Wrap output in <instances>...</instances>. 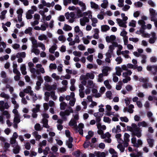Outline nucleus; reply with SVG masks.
<instances>
[{"label": "nucleus", "mask_w": 157, "mask_h": 157, "mask_svg": "<svg viewBox=\"0 0 157 157\" xmlns=\"http://www.w3.org/2000/svg\"><path fill=\"white\" fill-rule=\"evenodd\" d=\"M75 130L76 132H78L79 134L81 135H82L83 136V130L82 129H81L79 128L78 130V128H75Z\"/></svg>", "instance_id": "obj_51"}, {"label": "nucleus", "mask_w": 157, "mask_h": 157, "mask_svg": "<svg viewBox=\"0 0 157 157\" xmlns=\"http://www.w3.org/2000/svg\"><path fill=\"white\" fill-rule=\"evenodd\" d=\"M109 49L108 51V52H110L112 53L113 52V50L114 49V48L113 47V45H110L109 47Z\"/></svg>", "instance_id": "obj_57"}, {"label": "nucleus", "mask_w": 157, "mask_h": 157, "mask_svg": "<svg viewBox=\"0 0 157 157\" xmlns=\"http://www.w3.org/2000/svg\"><path fill=\"white\" fill-rule=\"evenodd\" d=\"M0 95L1 97L7 99H8L9 98V96L3 92H2L0 94Z\"/></svg>", "instance_id": "obj_33"}, {"label": "nucleus", "mask_w": 157, "mask_h": 157, "mask_svg": "<svg viewBox=\"0 0 157 157\" xmlns=\"http://www.w3.org/2000/svg\"><path fill=\"white\" fill-rule=\"evenodd\" d=\"M104 84L107 89L109 90L111 89L112 86L109 84V82L108 80L104 81Z\"/></svg>", "instance_id": "obj_17"}, {"label": "nucleus", "mask_w": 157, "mask_h": 157, "mask_svg": "<svg viewBox=\"0 0 157 157\" xmlns=\"http://www.w3.org/2000/svg\"><path fill=\"white\" fill-rule=\"evenodd\" d=\"M109 151L111 155V157H118L117 152L114 149L110 148L109 150Z\"/></svg>", "instance_id": "obj_6"}, {"label": "nucleus", "mask_w": 157, "mask_h": 157, "mask_svg": "<svg viewBox=\"0 0 157 157\" xmlns=\"http://www.w3.org/2000/svg\"><path fill=\"white\" fill-rule=\"evenodd\" d=\"M47 39V36L44 34L38 36V39L40 40H46Z\"/></svg>", "instance_id": "obj_26"}, {"label": "nucleus", "mask_w": 157, "mask_h": 157, "mask_svg": "<svg viewBox=\"0 0 157 157\" xmlns=\"http://www.w3.org/2000/svg\"><path fill=\"white\" fill-rule=\"evenodd\" d=\"M147 70L151 71V73L155 76L157 73V65H153L150 66H147Z\"/></svg>", "instance_id": "obj_2"}, {"label": "nucleus", "mask_w": 157, "mask_h": 157, "mask_svg": "<svg viewBox=\"0 0 157 157\" xmlns=\"http://www.w3.org/2000/svg\"><path fill=\"white\" fill-rule=\"evenodd\" d=\"M63 30L66 31H70L72 29L71 27L66 24H65L63 28Z\"/></svg>", "instance_id": "obj_22"}, {"label": "nucleus", "mask_w": 157, "mask_h": 157, "mask_svg": "<svg viewBox=\"0 0 157 157\" xmlns=\"http://www.w3.org/2000/svg\"><path fill=\"white\" fill-rule=\"evenodd\" d=\"M117 148L119 149L120 151L122 152L124 151V148L123 147V146L121 144H119L117 146Z\"/></svg>", "instance_id": "obj_28"}, {"label": "nucleus", "mask_w": 157, "mask_h": 157, "mask_svg": "<svg viewBox=\"0 0 157 157\" xmlns=\"http://www.w3.org/2000/svg\"><path fill=\"white\" fill-rule=\"evenodd\" d=\"M131 80V78L130 77H127L125 78L123 80V82L124 83H126L128 82V81Z\"/></svg>", "instance_id": "obj_56"}, {"label": "nucleus", "mask_w": 157, "mask_h": 157, "mask_svg": "<svg viewBox=\"0 0 157 157\" xmlns=\"http://www.w3.org/2000/svg\"><path fill=\"white\" fill-rule=\"evenodd\" d=\"M86 76L89 77L91 79H93L94 77V75L92 73L90 74L89 73H87L86 74Z\"/></svg>", "instance_id": "obj_38"}, {"label": "nucleus", "mask_w": 157, "mask_h": 157, "mask_svg": "<svg viewBox=\"0 0 157 157\" xmlns=\"http://www.w3.org/2000/svg\"><path fill=\"white\" fill-rule=\"evenodd\" d=\"M148 78H144L143 77L141 78L140 79V81L141 82H143L144 83L148 82Z\"/></svg>", "instance_id": "obj_60"}, {"label": "nucleus", "mask_w": 157, "mask_h": 157, "mask_svg": "<svg viewBox=\"0 0 157 157\" xmlns=\"http://www.w3.org/2000/svg\"><path fill=\"white\" fill-rule=\"evenodd\" d=\"M73 54L75 56L80 57L81 55V53L80 52H77L76 51L73 52Z\"/></svg>", "instance_id": "obj_40"}, {"label": "nucleus", "mask_w": 157, "mask_h": 157, "mask_svg": "<svg viewBox=\"0 0 157 157\" xmlns=\"http://www.w3.org/2000/svg\"><path fill=\"white\" fill-rule=\"evenodd\" d=\"M111 135L109 132H106L101 136V137H111Z\"/></svg>", "instance_id": "obj_30"}, {"label": "nucleus", "mask_w": 157, "mask_h": 157, "mask_svg": "<svg viewBox=\"0 0 157 157\" xmlns=\"http://www.w3.org/2000/svg\"><path fill=\"white\" fill-rule=\"evenodd\" d=\"M50 68L53 69H55L57 67V66L56 64L51 63L49 66Z\"/></svg>", "instance_id": "obj_49"}, {"label": "nucleus", "mask_w": 157, "mask_h": 157, "mask_svg": "<svg viewBox=\"0 0 157 157\" xmlns=\"http://www.w3.org/2000/svg\"><path fill=\"white\" fill-rule=\"evenodd\" d=\"M2 114L4 115H6V117L7 119H9L10 118V114H9L7 110H4Z\"/></svg>", "instance_id": "obj_35"}, {"label": "nucleus", "mask_w": 157, "mask_h": 157, "mask_svg": "<svg viewBox=\"0 0 157 157\" xmlns=\"http://www.w3.org/2000/svg\"><path fill=\"white\" fill-rule=\"evenodd\" d=\"M10 143L13 145V147H14L18 145L17 143L16 142L15 138H11L10 140Z\"/></svg>", "instance_id": "obj_25"}, {"label": "nucleus", "mask_w": 157, "mask_h": 157, "mask_svg": "<svg viewBox=\"0 0 157 157\" xmlns=\"http://www.w3.org/2000/svg\"><path fill=\"white\" fill-rule=\"evenodd\" d=\"M147 142L150 147H152L154 143L153 140L151 138H149L147 140Z\"/></svg>", "instance_id": "obj_23"}, {"label": "nucleus", "mask_w": 157, "mask_h": 157, "mask_svg": "<svg viewBox=\"0 0 157 157\" xmlns=\"http://www.w3.org/2000/svg\"><path fill=\"white\" fill-rule=\"evenodd\" d=\"M101 31L102 32H106L110 29L109 27L107 25H103L101 26Z\"/></svg>", "instance_id": "obj_9"}, {"label": "nucleus", "mask_w": 157, "mask_h": 157, "mask_svg": "<svg viewBox=\"0 0 157 157\" xmlns=\"http://www.w3.org/2000/svg\"><path fill=\"white\" fill-rule=\"evenodd\" d=\"M103 121L105 122H107L108 123H110L111 120L110 119V118L109 117H104L103 119Z\"/></svg>", "instance_id": "obj_39"}, {"label": "nucleus", "mask_w": 157, "mask_h": 157, "mask_svg": "<svg viewBox=\"0 0 157 157\" xmlns=\"http://www.w3.org/2000/svg\"><path fill=\"white\" fill-rule=\"evenodd\" d=\"M14 147V148L13 150V151L14 153L15 154H17L19 152L20 150V147L19 146L17 145L13 147Z\"/></svg>", "instance_id": "obj_16"}, {"label": "nucleus", "mask_w": 157, "mask_h": 157, "mask_svg": "<svg viewBox=\"0 0 157 157\" xmlns=\"http://www.w3.org/2000/svg\"><path fill=\"white\" fill-rule=\"evenodd\" d=\"M142 86L144 88H147L148 87L150 88L152 87V85L150 83L145 82L142 85Z\"/></svg>", "instance_id": "obj_19"}, {"label": "nucleus", "mask_w": 157, "mask_h": 157, "mask_svg": "<svg viewBox=\"0 0 157 157\" xmlns=\"http://www.w3.org/2000/svg\"><path fill=\"white\" fill-rule=\"evenodd\" d=\"M106 97L109 99H111L112 93L111 91H108L106 93Z\"/></svg>", "instance_id": "obj_37"}, {"label": "nucleus", "mask_w": 157, "mask_h": 157, "mask_svg": "<svg viewBox=\"0 0 157 157\" xmlns=\"http://www.w3.org/2000/svg\"><path fill=\"white\" fill-rule=\"evenodd\" d=\"M125 103L126 104L127 106L128 105L130 104V102L131 101V98H127L126 99H124Z\"/></svg>", "instance_id": "obj_34"}, {"label": "nucleus", "mask_w": 157, "mask_h": 157, "mask_svg": "<svg viewBox=\"0 0 157 157\" xmlns=\"http://www.w3.org/2000/svg\"><path fill=\"white\" fill-rule=\"evenodd\" d=\"M20 69L21 71V73L23 75H25L27 74V72L26 71V67L25 64L22 65Z\"/></svg>", "instance_id": "obj_10"}, {"label": "nucleus", "mask_w": 157, "mask_h": 157, "mask_svg": "<svg viewBox=\"0 0 157 157\" xmlns=\"http://www.w3.org/2000/svg\"><path fill=\"white\" fill-rule=\"evenodd\" d=\"M136 21L133 20H132L131 22H129V26L134 27H136Z\"/></svg>", "instance_id": "obj_45"}, {"label": "nucleus", "mask_w": 157, "mask_h": 157, "mask_svg": "<svg viewBox=\"0 0 157 157\" xmlns=\"http://www.w3.org/2000/svg\"><path fill=\"white\" fill-rule=\"evenodd\" d=\"M76 11H77V15L78 17H80V16H81L82 12L81 10L79 9V7H77Z\"/></svg>", "instance_id": "obj_32"}, {"label": "nucleus", "mask_w": 157, "mask_h": 157, "mask_svg": "<svg viewBox=\"0 0 157 157\" xmlns=\"http://www.w3.org/2000/svg\"><path fill=\"white\" fill-rule=\"evenodd\" d=\"M75 101V99L74 98L72 100H70L69 101V104L71 106H74Z\"/></svg>", "instance_id": "obj_50"}, {"label": "nucleus", "mask_w": 157, "mask_h": 157, "mask_svg": "<svg viewBox=\"0 0 157 157\" xmlns=\"http://www.w3.org/2000/svg\"><path fill=\"white\" fill-rule=\"evenodd\" d=\"M150 13L151 14V16H155L156 15L155 11L152 8H150L149 9Z\"/></svg>", "instance_id": "obj_36"}, {"label": "nucleus", "mask_w": 157, "mask_h": 157, "mask_svg": "<svg viewBox=\"0 0 157 157\" xmlns=\"http://www.w3.org/2000/svg\"><path fill=\"white\" fill-rule=\"evenodd\" d=\"M87 139L86 141V142H85V143L84 144V147L85 148H87L89 145L90 144V142L89 141V140L90 139V138H87Z\"/></svg>", "instance_id": "obj_29"}, {"label": "nucleus", "mask_w": 157, "mask_h": 157, "mask_svg": "<svg viewBox=\"0 0 157 157\" xmlns=\"http://www.w3.org/2000/svg\"><path fill=\"white\" fill-rule=\"evenodd\" d=\"M131 141L133 146L136 147H138L142 144V141L140 140L136 139V138H132Z\"/></svg>", "instance_id": "obj_3"}, {"label": "nucleus", "mask_w": 157, "mask_h": 157, "mask_svg": "<svg viewBox=\"0 0 157 157\" xmlns=\"http://www.w3.org/2000/svg\"><path fill=\"white\" fill-rule=\"evenodd\" d=\"M131 127L133 129V136H137L138 137H140L141 136V130L139 127H138L136 124L135 123H132Z\"/></svg>", "instance_id": "obj_1"}, {"label": "nucleus", "mask_w": 157, "mask_h": 157, "mask_svg": "<svg viewBox=\"0 0 157 157\" xmlns=\"http://www.w3.org/2000/svg\"><path fill=\"white\" fill-rule=\"evenodd\" d=\"M58 40L60 41H63V42L66 40V38L63 35L59 36L58 37Z\"/></svg>", "instance_id": "obj_44"}, {"label": "nucleus", "mask_w": 157, "mask_h": 157, "mask_svg": "<svg viewBox=\"0 0 157 157\" xmlns=\"http://www.w3.org/2000/svg\"><path fill=\"white\" fill-rule=\"evenodd\" d=\"M67 104L65 102H63L60 104V108L61 110H64L66 109Z\"/></svg>", "instance_id": "obj_21"}, {"label": "nucleus", "mask_w": 157, "mask_h": 157, "mask_svg": "<svg viewBox=\"0 0 157 157\" xmlns=\"http://www.w3.org/2000/svg\"><path fill=\"white\" fill-rule=\"evenodd\" d=\"M111 70V67L108 66H106L102 70V71L104 76H107L108 75V71H110Z\"/></svg>", "instance_id": "obj_7"}, {"label": "nucleus", "mask_w": 157, "mask_h": 157, "mask_svg": "<svg viewBox=\"0 0 157 157\" xmlns=\"http://www.w3.org/2000/svg\"><path fill=\"white\" fill-rule=\"evenodd\" d=\"M116 20L117 22V23L119 25L120 27L125 28H126L127 25H126L127 23L126 22H124L120 18L117 19Z\"/></svg>", "instance_id": "obj_5"}, {"label": "nucleus", "mask_w": 157, "mask_h": 157, "mask_svg": "<svg viewBox=\"0 0 157 157\" xmlns=\"http://www.w3.org/2000/svg\"><path fill=\"white\" fill-rule=\"evenodd\" d=\"M14 122L17 123H18L20 122V119L19 117V115L17 114L13 119Z\"/></svg>", "instance_id": "obj_18"}, {"label": "nucleus", "mask_w": 157, "mask_h": 157, "mask_svg": "<svg viewBox=\"0 0 157 157\" xmlns=\"http://www.w3.org/2000/svg\"><path fill=\"white\" fill-rule=\"evenodd\" d=\"M75 41L76 43H79L80 40H79V37L78 35H76L75 36Z\"/></svg>", "instance_id": "obj_54"}, {"label": "nucleus", "mask_w": 157, "mask_h": 157, "mask_svg": "<svg viewBox=\"0 0 157 157\" xmlns=\"http://www.w3.org/2000/svg\"><path fill=\"white\" fill-rule=\"evenodd\" d=\"M39 13L42 16L43 20L44 21L46 17V15L44 14V11L40 10L39 11Z\"/></svg>", "instance_id": "obj_46"}, {"label": "nucleus", "mask_w": 157, "mask_h": 157, "mask_svg": "<svg viewBox=\"0 0 157 157\" xmlns=\"http://www.w3.org/2000/svg\"><path fill=\"white\" fill-rule=\"evenodd\" d=\"M60 115L62 117V119L64 121L67 120V118L64 114L63 111H61L59 113Z\"/></svg>", "instance_id": "obj_27"}, {"label": "nucleus", "mask_w": 157, "mask_h": 157, "mask_svg": "<svg viewBox=\"0 0 157 157\" xmlns=\"http://www.w3.org/2000/svg\"><path fill=\"white\" fill-rule=\"evenodd\" d=\"M31 87L29 86H28L27 88H25L24 90V92L26 93H29L30 90H31Z\"/></svg>", "instance_id": "obj_47"}, {"label": "nucleus", "mask_w": 157, "mask_h": 157, "mask_svg": "<svg viewBox=\"0 0 157 157\" xmlns=\"http://www.w3.org/2000/svg\"><path fill=\"white\" fill-rule=\"evenodd\" d=\"M78 47L79 50L81 51L84 50L85 49V47L82 44L79 45L78 46Z\"/></svg>", "instance_id": "obj_61"}, {"label": "nucleus", "mask_w": 157, "mask_h": 157, "mask_svg": "<svg viewBox=\"0 0 157 157\" xmlns=\"http://www.w3.org/2000/svg\"><path fill=\"white\" fill-rule=\"evenodd\" d=\"M32 28L31 27H29L28 29H26L25 31V34L29 33L32 31Z\"/></svg>", "instance_id": "obj_64"}, {"label": "nucleus", "mask_w": 157, "mask_h": 157, "mask_svg": "<svg viewBox=\"0 0 157 157\" xmlns=\"http://www.w3.org/2000/svg\"><path fill=\"white\" fill-rule=\"evenodd\" d=\"M120 119L122 121H124L125 122H127L128 121V119L126 117H121Z\"/></svg>", "instance_id": "obj_42"}, {"label": "nucleus", "mask_w": 157, "mask_h": 157, "mask_svg": "<svg viewBox=\"0 0 157 157\" xmlns=\"http://www.w3.org/2000/svg\"><path fill=\"white\" fill-rule=\"evenodd\" d=\"M147 124L144 121L139 122L138 124V126L139 127L142 126L143 127H146L147 126Z\"/></svg>", "instance_id": "obj_24"}, {"label": "nucleus", "mask_w": 157, "mask_h": 157, "mask_svg": "<svg viewBox=\"0 0 157 157\" xmlns=\"http://www.w3.org/2000/svg\"><path fill=\"white\" fill-rule=\"evenodd\" d=\"M141 153H138L137 155H136L133 153L130 154V156L131 157H139V156H141Z\"/></svg>", "instance_id": "obj_55"}, {"label": "nucleus", "mask_w": 157, "mask_h": 157, "mask_svg": "<svg viewBox=\"0 0 157 157\" xmlns=\"http://www.w3.org/2000/svg\"><path fill=\"white\" fill-rule=\"evenodd\" d=\"M80 25L82 26H84L86 25L85 21H84V19L81 18L80 20Z\"/></svg>", "instance_id": "obj_59"}, {"label": "nucleus", "mask_w": 157, "mask_h": 157, "mask_svg": "<svg viewBox=\"0 0 157 157\" xmlns=\"http://www.w3.org/2000/svg\"><path fill=\"white\" fill-rule=\"evenodd\" d=\"M130 8V6L128 5H125L124 7L122 8V10L124 11H127Z\"/></svg>", "instance_id": "obj_58"}, {"label": "nucleus", "mask_w": 157, "mask_h": 157, "mask_svg": "<svg viewBox=\"0 0 157 157\" xmlns=\"http://www.w3.org/2000/svg\"><path fill=\"white\" fill-rule=\"evenodd\" d=\"M117 62V64H120L122 62V59L121 58V57L119 56L117 58L115 59Z\"/></svg>", "instance_id": "obj_43"}, {"label": "nucleus", "mask_w": 157, "mask_h": 157, "mask_svg": "<svg viewBox=\"0 0 157 157\" xmlns=\"http://www.w3.org/2000/svg\"><path fill=\"white\" fill-rule=\"evenodd\" d=\"M38 133L37 131H34L33 133V136L36 138H40L41 137L40 135L38 134Z\"/></svg>", "instance_id": "obj_48"}, {"label": "nucleus", "mask_w": 157, "mask_h": 157, "mask_svg": "<svg viewBox=\"0 0 157 157\" xmlns=\"http://www.w3.org/2000/svg\"><path fill=\"white\" fill-rule=\"evenodd\" d=\"M32 42L33 44V47L36 48H37L38 45L37 44V40L33 37L32 39Z\"/></svg>", "instance_id": "obj_20"}, {"label": "nucleus", "mask_w": 157, "mask_h": 157, "mask_svg": "<svg viewBox=\"0 0 157 157\" xmlns=\"http://www.w3.org/2000/svg\"><path fill=\"white\" fill-rule=\"evenodd\" d=\"M119 68V70H117L116 72V74L118 76H120L121 75V69L120 67H116V69L117 68Z\"/></svg>", "instance_id": "obj_31"}, {"label": "nucleus", "mask_w": 157, "mask_h": 157, "mask_svg": "<svg viewBox=\"0 0 157 157\" xmlns=\"http://www.w3.org/2000/svg\"><path fill=\"white\" fill-rule=\"evenodd\" d=\"M94 135V132L91 131H90L88 132V135H87L85 137H92Z\"/></svg>", "instance_id": "obj_41"}, {"label": "nucleus", "mask_w": 157, "mask_h": 157, "mask_svg": "<svg viewBox=\"0 0 157 157\" xmlns=\"http://www.w3.org/2000/svg\"><path fill=\"white\" fill-rule=\"evenodd\" d=\"M69 125L72 127L74 130L77 128V122L74 120H71L69 122Z\"/></svg>", "instance_id": "obj_8"}, {"label": "nucleus", "mask_w": 157, "mask_h": 157, "mask_svg": "<svg viewBox=\"0 0 157 157\" xmlns=\"http://www.w3.org/2000/svg\"><path fill=\"white\" fill-rule=\"evenodd\" d=\"M90 6L92 8L94 9H98L99 8L98 5L95 3V2H90Z\"/></svg>", "instance_id": "obj_14"}, {"label": "nucleus", "mask_w": 157, "mask_h": 157, "mask_svg": "<svg viewBox=\"0 0 157 157\" xmlns=\"http://www.w3.org/2000/svg\"><path fill=\"white\" fill-rule=\"evenodd\" d=\"M97 157H105L106 155L104 152H98L96 153Z\"/></svg>", "instance_id": "obj_15"}, {"label": "nucleus", "mask_w": 157, "mask_h": 157, "mask_svg": "<svg viewBox=\"0 0 157 157\" xmlns=\"http://www.w3.org/2000/svg\"><path fill=\"white\" fill-rule=\"evenodd\" d=\"M125 88L126 90L128 91L132 90L133 89L132 87L130 85H127L126 86Z\"/></svg>", "instance_id": "obj_63"}, {"label": "nucleus", "mask_w": 157, "mask_h": 157, "mask_svg": "<svg viewBox=\"0 0 157 157\" xmlns=\"http://www.w3.org/2000/svg\"><path fill=\"white\" fill-rule=\"evenodd\" d=\"M117 140L119 144H124L126 147L128 146V142L129 141L128 138H117Z\"/></svg>", "instance_id": "obj_4"}, {"label": "nucleus", "mask_w": 157, "mask_h": 157, "mask_svg": "<svg viewBox=\"0 0 157 157\" xmlns=\"http://www.w3.org/2000/svg\"><path fill=\"white\" fill-rule=\"evenodd\" d=\"M54 45H53L49 49V52L52 54L54 53L55 51L57 49V46L56 44H54Z\"/></svg>", "instance_id": "obj_11"}, {"label": "nucleus", "mask_w": 157, "mask_h": 157, "mask_svg": "<svg viewBox=\"0 0 157 157\" xmlns=\"http://www.w3.org/2000/svg\"><path fill=\"white\" fill-rule=\"evenodd\" d=\"M44 80L47 82L51 81V78L48 76H46L44 77Z\"/></svg>", "instance_id": "obj_62"}, {"label": "nucleus", "mask_w": 157, "mask_h": 157, "mask_svg": "<svg viewBox=\"0 0 157 157\" xmlns=\"http://www.w3.org/2000/svg\"><path fill=\"white\" fill-rule=\"evenodd\" d=\"M103 3L101 4V6L104 8L105 9L107 8L108 5V2L107 0H103Z\"/></svg>", "instance_id": "obj_12"}, {"label": "nucleus", "mask_w": 157, "mask_h": 157, "mask_svg": "<svg viewBox=\"0 0 157 157\" xmlns=\"http://www.w3.org/2000/svg\"><path fill=\"white\" fill-rule=\"evenodd\" d=\"M35 129L36 131H39L40 129V126L39 124L37 123L35 126Z\"/></svg>", "instance_id": "obj_53"}, {"label": "nucleus", "mask_w": 157, "mask_h": 157, "mask_svg": "<svg viewBox=\"0 0 157 157\" xmlns=\"http://www.w3.org/2000/svg\"><path fill=\"white\" fill-rule=\"evenodd\" d=\"M43 126L46 128H48L49 126L48 125V120L46 119H42Z\"/></svg>", "instance_id": "obj_13"}, {"label": "nucleus", "mask_w": 157, "mask_h": 157, "mask_svg": "<svg viewBox=\"0 0 157 157\" xmlns=\"http://www.w3.org/2000/svg\"><path fill=\"white\" fill-rule=\"evenodd\" d=\"M50 150V148L48 147H46L45 149L43 151L44 154L45 155H47L48 153V152Z\"/></svg>", "instance_id": "obj_52"}]
</instances>
